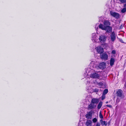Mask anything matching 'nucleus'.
Instances as JSON below:
<instances>
[{
  "label": "nucleus",
  "mask_w": 126,
  "mask_h": 126,
  "mask_svg": "<svg viewBox=\"0 0 126 126\" xmlns=\"http://www.w3.org/2000/svg\"><path fill=\"white\" fill-rule=\"evenodd\" d=\"M106 67V63L104 62H102L99 63L98 65L96 66L95 68L97 69H103Z\"/></svg>",
  "instance_id": "nucleus-1"
},
{
  "label": "nucleus",
  "mask_w": 126,
  "mask_h": 126,
  "mask_svg": "<svg viewBox=\"0 0 126 126\" xmlns=\"http://www.w3.org/2000/svg\"><path fill=\"white\" fill-rule=\"evenodd\" d=\"M100 58L102 60H106L108 59V55L106 52H105L100 54Z\"/></svg>",
  "instance_id": "nucleus-2"
},
{
  "label": "nucleus",
  "mask_w": 126,
  "mask_h": 126,
  "mask_svg": "<svg viewBox=\"0 0 126 126\" xmlns=\"http://www.w3.org/2000/svg\"><path fill=\"white\" fill-rule=\"evenodd\" d=\"M107 37L105 36L101 35L99 38L100 42L102 43H104L106 41Z\"/></svg>",
  "instance_id": "nucleus-3"
},
{
  "label": "nucleus",
  "mask_w": 126,
  "mask_h": 126,
  "mask_svg": "<svg viewBox=\"0 0 126 126\" xmlns=\"http://www.w3.org/2000/svg\"><path fill=\"white\" fill-rule=\"evenodd\" d=\"M110 14L113 17H114L116 19H118L120 17V15L118 13L115 12L110 11Z\"/></svg>",
  "instance_id": "nucleus-4"
},
{
  "label": "nucleus",
  "mask_w": 126,
  "mask_h": 126,
  "mask_svg": "<svg viewBox=\"0 0 126 126\" xmlns=\"http://www.w3.org/2000/svg\"><path fill=\"white\" fill-rule=\"evenodd\" d=\"M123 92L121 90H119L117 92V96L121 98H123L124 97V96L123 94Z\"/></svg>",
  "instance_id": "nucleus-5"
},
{
  "label": "nucleus",
  "mask_w": 126,
  "mask_h": 126,
  "mask_svg": "<svg viewBox=\"0 0 126 126\" xmlns=\"http://www.w3.org/2000/svg\"><path fill=\"white\" fill-rule=\"evenodd\" d=\"M95 49L97 52L100 54L103 53L104 51L103 48L101 47H98L96 48Z\"/></svg>",
  "instance_id": "nucleus-6"
},
{
  "label": "nucleus",
  "mask_w": 126,
  "mask_h": 126,
  "mask_svg": "<svg viewBox=\"0 0 126 126\" xmlns=\"http://www.w3.org/2000/svg\"><path fill=\"white\" fill-rule=\"evenodd\" d=\"M104 30H105L107 33H110L112 31V28L110 26H106Z\"/></svg>",
  "instance_id": "nucleus-7"
},
{
  "label": "nucleus",
  "mask_w": 126,
  "mask_h": 126,
  "mask_svg": "<svg viewBox=\"0 0 126 126\" xmlns=\"http://www.w3.org/2000/svg\"><path fill=\"white\" fill-rule=\"evenodd\" d=\"M96 106L93 103H91L89 105L87 109L88 110H91L95 109L96 107Z\"/></svg>",
  "instance_id": "nucleus-8"
},
{
  "label": "nucleus",
  "mask_w": 126,
  "mask_h": 126,
  "mask_svg": "<svg viewBox=\"0 0 126 126\" xmlns=\"http://www.w3.org/2000/svg\"><path fill=\"white\" fill-rule=\"evenodd\" d=\"M99 102V100L98 99L93 98L92 99L91 102L92 103H93L96 106L97 104Z\"/></svg>",
  "instance_id": "nucleus-9"
},
{
  "label": "nucleus",
  "mask_w": 126,
  "mask_h": 126,
  "mask_svg": "<svg viewBox=\"0 0 126 126\" xmlns=\"http://www.w3.org/2000/svg\"><path fill=\"white\" fill-rule=\"evenodd\" d=\"M111 40L112 42L114 41L116 39V35L114 32H113L111 33L110 36Z\"/></svg>",
  "instance_id": "nucleus-10"
},
{
  "label": "nucleus",
  "mask_w": 126,
  "mask_h": 126,
  "mask_svg": "<svg viewBox=\"0 0 126 126\" xmlns=\"http://www.w3.org/2000/svg\"><path fill=\"white\" fill-rule=\"evenodd\" d=\"M90 77L93 78H98L99 77V75L96 73H94L91 74Z\"/></svg>",
  "instance_id": "nucleus-11"
},
{
  "label": "nucleus",
  "mask_w": 126,
  "mask_h": 126,
  "mask_svg": "<svg viewBox=\"0 0 126 126\" xmlns=\"http://www.w3.org/2000/svg\"><path fill=\"white\" fill-rule=\"evenodd\" d=\"M92 123L91 121L90 120H88L85 123V125L86 126H92Z\"/></svg>",
  "instance_id": "nucleus-12"
},
{
  "label": "nucleus",
  "mask_w": 126,
  "mask_h": 126,
  "mask_svg": "<svg viewBox=\"0 0 126 126\" xmlns=\"http://www.w3.org/2000/svg\"><path fill=\"white\" fill-rule=\"evenodd\" d=\"M92 111H90L88 112L86 115V116L87 119L91 118L92 117Z\"/></svg>",
  "instance_id": "nucleus-13"
},
{
  "label": "nucleus",
  "mask_w": 126,
  "mask_h": 126,
  "mask_svg": "<svg viewBox=\"0 0 126 126\" xmlns=\"http://www.w3.org/2000/svg\"><path fill=\"white\" fill-rule=\"evenodd\" d=\"M104 24L105 26H109L110 25V23L109 21L108 20H105L104 21Z\"/></svg>",
  "instance_id": "nucleus-14"
},
{
  "label": "nucleus",
  "mask_w": 126,
  "mask_h": 126,
  "mask_svg": "<svg viewBox=\"0 0 126 126\" xmlns=\"http://www.w3.org/2000/svg\"><path fill=\"white\" fill-rule=\"evenodd\" d=\"M115 62V59L114 58H111L110 60V64L111 66H113Z\"/></svg>",
  "instance_id": "nucleus-15"
},
{
  "label": "nucleus",
  "mask_w": 126,
  "mask_h": 126,
  "mask_svg": "<svg viewBox=\"0 0 126 126\" xmlns=\"http://www.w3.org/2000/svg\"><path fill=\"white\" fill-rule=\"evenodd\" d=\"M105 27L106 26L103 25L101 24H100L99 26V28L103 30H104Z\"/></svg>",
  "instance_id": "nucleus-16"
},
{
  "label": "nucleus",
  "mask_w": 126,
  "mask_h": 126,
  "mask_svg": "<svg viewBox=\"0 0 126 126\" xmlns=\"http://www.w3.org/2000/svg\"><path fill=\"white\" fill-rule=\"evenodd\" d=\"M102 104V102L100 101L98 104L97 106V109H100L101 107Z\"/></svg>",
  "instance_id": "nucleus-17"
},
{
  "label": "nucleus",
  "mask_w": 126,
  "mask_h": 126,
  "mask_svg": "<svg viewBox=\"0 0 126 126\" xmlns=\"http://www.w3.org/2000/svg\"><path fill=\"white\" fill-rule=\"evenodd\" d=\"M96 34L95 33H93L92 34V40H95V39Z\"/></svg>",
  "instance_id": "nucleus-18"
},
{
  "label": "nucleus",
  "mask_w": 126,
  "mask_h": 126,
  "mask_svg": "<svg viewBox=\"0 0 126 126\" xmlns=\"http://www.w3.org/2000/svg\"><path fill=\"white\" fill-rule=\"evenodd\" d=\"M108 89H106L104 91L103 94L105 95L108 93Z\"/></svg>",
  "instance_id": "nucleus-19"
},
{
  "label": "nucleus",
  "mask_w": 126,
  "mask_h": 126,
  "mask_svg": "<svg viewBox=\"0 0 126 126\" xmlns=\"http://www.w3.org/2000/svg\"><path fill=\"white\" fill-rule=\"evenodd\" d=\"M101 124L102 126H103L104 125L106 126L107 125V122H106L105 121H104L103 122H102L101 123Z\"/></svg>",
  "instance_id": "nucleus-20"
},
{
  "label": "nucleus",
  "mask_w": 126,
  "mask_h": 126,
  "mask_svg": "<svg viewBox=\"0 0 126 126\" xmlns=\"http://www.w3.org/2000/svg\"><path fill=\"white\" fill-rule=\"evenodd\" d=\"M92 121L94 123L97 122V119L96 118H93L92 120Z\"/></svg>",
  "instance_id": "nucleus-21"
},
{
  "label": "nucleus",
  "mask_w": 126,
  "mask_h": 126,
  "mask_svg": "<svg viewBox=\"0 0 126 126\" xmlns=\"http://www.w3.org/2000/svg\"><path fill=\"white\" fill-rule=\"evenodd\" d=\"M122 13H125L126 11V8H123L121 11Z\"/></svg>",
  "instance_id": "nucleus-22"
},
{
  "label": "nucleus",
  "mask_w": 126,
  "mask_h": 126,
  "mask_svg": "<svg viewBox=\"0 0 126 126\" xmlns=\"http://www.w3.org/2000/svg\"><path fill=\"white\" fill-rule=\"evenodd\" d=\"M99 116L100 118L101 119H102L103 118V116L101 112H100L99 113Z\"/></svg>",
  "instance_id": "nucleus-23"
},
{
  "label": "nucleus",
  "mask_w": 126,
  "mask_h": 126,
  "mask_svg": "<svg viewBox=\"0 0 126 126\" xmlns=\"http://www.w3.org/2000/svg\"><path fill=\"white\" fill-rule=\"evenodd\" d=\"M105 94H103L102 96L101 99L102 100H104L105 97Z\"/></svg>",
  "instance_id": "nucleus-24"
},
{
  "label": "nucleus",
  "mask_w": 126,
  "mask_h": 126,
  "mask_svg": "<svg viewBox=\"0 0 126 126\" xmlns=\"http://www.w3.org/2000/svg\"><path fill=\"white\" fill-rule=\"evenodd\" d=\"M98 91L99 90L97 89H95L93 90V92H98Z\"/></svg>",
  "instance_id": "nucleus-25"
},
{
  "label": "nucleus",
  "mask_w": 126,
  "mask_h": 126,
  "mask_svg": "<svg viewBox=\"0 0 126 126\" xmlns=\"http://www.w3.org/2000/svg\"><path fill=\"white\" fill-rule=\"evenodd\" d=\"M120 1L122 3H125L126 2V0H120Z\"/></svg>",
  "instance_id": "nucleus-26"
},
{
  "label": "nucleus",
  "mask_w": 126,
  "mask_h": 126,
  "mask_svg": "<svg viewBox=\"0 0 126 126\" xmlns=\"http://www.w3.org/2000/svg\"><path fill=\"white\" fill-rule=\"evenodd\" d=\"M100 126V123H99V122H97L96 123V126Z\"/></svg>",
  "instance_id": "nucleus-27"
},
{
  "label": "nucleus",
  "mask_w": 126,
  "mask_h": 126,
  "mask_svg": "<svg viewBox=\"0 0 126 126\" xmlns=\"http://www.w3.org/2000/svg\"><path fill=\"white\" fill-rule=\"evenodd\" d=\"M116 51L115 50H112L111 52V53L113 54H116Z\"/></svg>",
  "instance_id": "nucleus-28"
},
{
  "label": "nucleus",
  "mask_w": 126,
  "mask_h": 126,
  "mask_svg": "<svg viewBox=\"0 0 126 126\" xmlns=\"http://www.w3.org/2000/svg\"><path fill=\"white\" fill-rule=\"evenodd\" d=\"M120 101V100L119 98H117L116 100V103H118Z\"/></svg>",
  "instance_id": "nucleus-29"
},
{
  "label": "nucleus",
  "mask_w": 126,
  "mask_h": 126,
  "mask_svg": "<svg viewBox=\"0 0 126 126\" xmlns=\"http://www.w3.org/2000/svg\"><path fill=\"white\" fill-rule=\"evenodd\" d=\"M124 25H123L122 24L120 27V29H122L124 27Z\"/></svg>",
  "instance_id": "nucleus-30"
},
{
  "label": "nucleus",
  "mask_w": 126,
  "mask_h": 126,
  "mask_svg": "<svg viewBox=\"0 0 126 126\" xmlns=\"http://www.w3.org/2000/svg\"><path fill=\"white\" fill-rule=\"evenodd\" d=\"M106 106L110 108H111L112 107V106L110 105H107Z\"/></svg>",
  "instance_id": "nucleus-31"
},
{
  "label": "nucleus",
  "mask_w": 126,
  "mask_h": 126,
  "mask_svg": "<svg viewBox=\"0 0 126 126\" xmlns=\"http://www.w3.org/2000/svg\"><path fill=\"white\" fill-rule=\"evenodd\" d=\"M103 121L102 119H101L100 120V122L101 123H101Z\"/></svg>",
  "instance_id": "nucleus-32"
},
{
  "label": "nucleus",
  "mask_w": 126,
  "mask_h": 126,
  "mask_svg": "<svg viewBox=\"0 0 126 126\" xmlns=\"http://www.w3.org/2000/svg\"><path fill=\"white\" fill-rule=\"evenodd\" d=\"M120 41L122 43H124L122 39H120Z\"/></svg>",
  "instance_id": "nucleus-33"
},
{
  "label": "nucleus",
  "mask_w": 126,
  "mask_h": 126,
  "mask_svg": "<svg viewBox=\"0 0 126 126\" xmlns=\"http://www.w3.org/2000/svg\"><path fill=\"white\" fill-rule=\"evenodd\" d=\"M124 8H126V3L124 4Z\"/></svg>",
  "instance_id": "nucleus-34"
},
{
  "label": "nucleus",
  "mask_w": 126,
  "mask_h": 126,
  "mask_svg": "<svg viewBox=\"0 0 126 126\" xmlns=\"http://www.w3.org/2000/svg\"><path fill=\"white\" fill-rule=\"evenodd\" d=\"M90 83V82L89 81H87V83L88 84V83Z\"/></svg>",
  "instance_id": "nucleus-35"
},
{
  "label": "nucleus",
  "mask_w": 126,
  "mask_h": 126,
  "mask_svg": "<svg viewBox=\"0 0 126 126\" xmlns=\"http://www.w3.org/2000/svg\"><path fill=\"white\" fill-rule=\"evenodd\" d=\"M95 28H97H97H98V27H96V26H95Z\"/></svg>",
  "instance_id": "nucleus-36"
},
{
  "label": "nucleus",
  "mask_w": 126,
  "mask_h": 126,
  "mask_svg": "<svg viewBox=\"0 0 126 126\" xmlns=\"http://www.w3.org/2000/svg\"><path fill=\"white\" fill-rule=\"evenodd\" d=\"M108 103V101L106 102V103Z\"/></svg>",
  "instance_id": "nucleus-37"
},
{
  "label": "nucleus",
  "mask_w": 126,
  "mask_h": 126,
  "mask_svg": "<svg viewBox=\"0 0 126 126\" xmlns=\"http://www.w3.org/2000/svg\"><path fill=\"white\" fill-rule=\"evenodd\" d=\"M96 72H98V71H96Z\"/></svg>",
  "instance_id": "nucleus-38"
}]
</instances>
